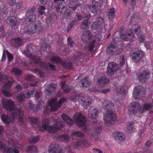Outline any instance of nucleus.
<instances>
[{"instance_id": "obj_1", "label": "nucleus", "mask_w": 153, "mask_h": 153, "mask_svg": "<svg viewBox=\"0 0 153 153\" xmlns=\"http://www.w3.org/2000/svg\"><path fill=\"white\" fill-rule=\"evenodd\" d=\"M2 103L3 107L10 112L11 117H10L8 115L5 114H1V118L2 121L8 125L16 119L18 120L21 124H22L24 122V111L20 108H15L14 102L10 100L4 98L2 100Z\"/></svg>"}, {"instance_id": "obj_2", "label": "nucleus", "mask_w": 153, "mask_h": 153, "mask_svg": "<svg viewBox=\"0 0 153 153\" xmlns=\"http://www.w3.org/2000/svg\"><path fill=\"white\" fill-rule=\"evenodd\" d=\"M102 106L104 109L108 110L105 113V116L104 117L105 124L107 126L111 124H115L117 123L116 116L115 113L111 110L114 107L113 103L110 100H106L103 102Z\"/></svg>"}, {"instance_id": "obj_3", "label": "nucleus", "mask_w": 153, "mask_h": 153, "mask_svg": "<svg viewBox=\"0 0 153 153\" xmlns=\"http://www.w3.org/2000/svg\"><path fill=\"white\" fill-rule=\"evenodd\" d=\"M153 108V105L151 103H146L141 107L138 102L136 101H133L130 104L128 107V111L130 114H135L139 111L141 113L145 111L149 110Z\"/></svg>"}, {"instance_id": "obj_4", "label": "nucleus", "mask_w": 153, "mask_h": 153, "mask_svg": "<svg viewBox=\"0 0 153 153\" xmlns=\"http://www.w3.org/2000/svg\"><path fill=\"white\" fill-rule=\"evenodd\" d=\"M130 54V57L134 62L139 63L143 60L144 53L139 49H134Z\"/></svg>"}, {"instance_id": "obj_5", "label": "nucleus", "mask_w": 153, "mask_h": 153, "mask_svg": "<svg viewBox=\"0 0 153 153\" xmlns=\"http://www.w3.org/2000/svg\"><path fill=\"white\" fill-rule=\"evenodd\" d=\"M66 100L65 99L60 98L58 102H57L56 99H51L49 101L48 103L49 105L48 107L46 110L47 111V109H48V108L49 107L51 111H56L60 107L62 103Z\"/></svg>"}, {"instance_id": "obj_6", "label": "nucleus", "mask_w": 153, "mask_h": 153, "mask_svg": "<svg viewBox=\"0 0 153 153\" xmlns=\"http://www.w3.org/2000/svg\"><path fill=\"white\" fill-rule=\"evenodd\" d=\"M150 72L145 70H139L136 74L137 79L142 83L148 81L150 77Z\"/></svg>"}, {"instance_id": "obj_7", "label": "nucleus", "mask_w": 153, "mask_h": 153, "mask_svg": "<svg viewBox=\"0 0 153 153\" xmlns=\"http://www.w3.org/2000/svg\"><path fill=\"white\" fill-rule=\"evenodd\" d=\"M119 69V66L114 62H109L107 67L106 73L108 76H111Z\"/></svg>"}, {"instance_id": "obj_8", "label": "nucleus", "mask_w": 153, "mask_h": 153, "mask_svg": "<svg viewBox=\"0 0 153 153\" xmlns=\"http://www.w3.org/2000/svg\"><path fill=\"white\" fill-rule=\"evenodd\" d=\"M75 121L76 125L78 127L85 125V120L84 116L82 114H76L75 115Z\"/></svg>"}, {"instance_id": "obj_9", "label": "nucleus", "mask_w": 153, "mask_h": 153, "mask_svg": "<svg viewBox=\"0 0 153 153\" xmlns=\"http://www.w3.org/2000/svg\"><path fill=\"white\" fill-rule=\"evenodd\" d=\"M65 0H54L53 2L57 4L55 6L56 10L57 12H59L60 13H63L68 8L67 7L63 4V2Z\"/></svg>"}, {"instance_id": "obj_10", "label": "nucleus", "mask_w": 153, "mask_h": 153, "mask_svg": "<svg viewBox=\"0 0 153 153\" xmlns=\"http://www.w3.org/2000/svg\"><path fill=\"white\" fill-rule=\"evenodd\" d=\"M52 59L58 63H60L65 68L71 69L72 66V63L71 62L65 63L63 61L62 59L59 57L54 56L52 58Z\"/></svg>"}, {"instance_id": "obj_11", "label": "nucleus", "mask_w": 153, "mask_h": 153, "mask_svg": "<svg viewBox=\"0 0 153 153\" xmlns=\"http://www.w3.org/2000/svg\"><path fill=\"white\" fill-rule=\"evenodd\" d=\"M49 152V153H63V151L59 146L54 142L50 145Z\"/></svg>"}, {"instance_id": "obj_12", "label": "nucleus", "mask_w": 153, "mask_h": 153, "mask_svg": "<svg viewBox=\"0 0 153 153\" xmlns=\"http://www.w3.org/2000/svg\"><path fill=\"white\" fill-rule=\"evenodd\" d=\"M42 127L41 128V130L44 129L48 131L50 133H53L54 128H52V126L50 125V122L48 119H44L42 121Z\"/></svg>"}, {"instance_id": "obj_13", "label": "nucleus", "mask_w": 153, "mask_h": 153, "mask_svg": "<svg viewBox=\"0 0 153 153\" xmlns=\"http://www.w3.org/2000/svg\"><path fill=\"white\" fill-rule=\"evenodd\" d=\"M43 22L42 21L36 20L34 23L33 26L32 27L33 30L35 31L34 33L39 32L42 31L44 27L43 24Z\"/></svg>"}, {"instance_id": "obj_14", "label": "nucleus", "mask_w": 153, "mask_h": 153, "mask_svg": "<svg viewBox=\"0 0 153 153\" xmlns=\"http://www.w3.org/2000/svg\"><path fill=\"white\" fill-rule=\"evenodd\" d=\"M81 36L82 40L84 42L90 44V40L92 38V34L89 31H86L83 32Z\"/></svg>"}, {"instance_id": "obj_15", "label": "nucleus", "mask_w": 153, "mask_h": 153, "mask_svg": "<svg viewBox=\"0 0 153 153\" xmlns=\"http://www.w3.org/2000/svg\"><path fill=\"white\" fill-rule=\"evenodd\" d=\"M6 22L7 23H10L13 28H16L18 25L17 20L16 17L14 16L7 18Z\"/></svg>"}, {"instance_id": "obj_16", "label": "nucleus", "mask_w": 153, "mask_h": 153, "mask_svg": "<svg viewBox=\"0 0 153 153\" xmlns=\"http://www.w3.org/2000/svg\"><path fill=\"white\" fill-rule=\"evenodd\" d=\"M102 129L101 127H98L94 129V131H93V132L91 130L89 131V133L91 134V137H92L93 140L96 141L98 137L97 134L101 132Z\"/></svg>"}, {"instance_id": "obj_17", "label": "nucleus", "mask_w": 153, "mask_h": 153, "mask_svg": "<svg viewBox=\"0 0 153 153\" xmlns=\"http://www.w3.org/2000/svg\"><path fill=\"white\" fill-rule=\"evenodd\" d=\"M98 111L95 108L90 109L88 111V116L90 118L93 120L94 123H96L97 120L96 117L98 114Z\"/></svg>"}, {"instance_id": "obj_18", "label": "nucleus", "mask_w": 153, "mask_h": 153, "mask_svg": "<svg viewBox=\"0 0 153 153\" xmlns=\"http://www.w3.org/2000/svg\"><path fill=\"white\" fill-rule=\"evenodd\" d=\"M113 136L115 139L119 143L124 140L125 139V137L124 134L121 132L117 131L113 134Z\"/></svg>"}, {"instance_id": "obj_19", "label": "nucleus", "mask_w": 153, "mask_h": 153, "mask_svg": "<svg viewBox=\"0 0 153 153\" xmlns=\"http://www.w3.org/2000/svg\"><path fill=\"white\" fill-rule=\"evenodd\" d=\"M103 18L100 16L96 21L93 22L92 25V27L96 29L100 28L101 24L103 23Z\"/></svg>"}, {"instance_id": "obj_20", "label": "nucleus", "mask_w": 153, "mask_h": 153, "mask_svg": "<svg viewBox=\"0 0 153 153\" xmlns=\"http://www.w3.org/2000/svg\"><path fill=\"white\" fill-rule=\"evenodd\" d=\"M23 53L25 55L27 56L30 57L31 59L34 61V62L38 63L39 60H37V57L38 56H33L32 54L31 51H29L27 48L23 51Z\"/></svg>"}, {"instance_id": "obj_21", "label": "nucleus", "mask_w": 153, "mask_h": 153, "mask_svg": "<svg viewBox=\"0 0 153 153\" xmlns=\"http://www.w3.org/2000/svg\"><path fill=\"white\" fill-rule=\"evenodd\" d=\"M109 80L105 77H101L97 80V84L100 87H102L109 82Z\"/></svg>"}, {"instance_id": "obj_22", "label": "nucleus", "mask_w": 153, "mask_h": 153, "mask_svg": "<svg viewBox=\"0 0 153 153\" xmlns=\"http://www.w3.org/2000/svg\"><path fill=\"white\" fill-rule=\"evenodd\" d=\"M34 93V96H35L37 100L39 99V93L35 90H33L31 91H28L25 95L26 98H28L32 96L33 94Z\"/></svg>"}, {"instance_id": "obj_23", "label": "nucleus", "mask_w": 153, "mask_h": 153, "mask_svg": "<svg viewBox=\"0 0 153 153\" xmlns=\"http://www.w3.org/2000/svg\"><path fill=\"white\" fill-rule=\"evenodd\" d=\"M80 86L82 88L88 87L90 84V80L88 77L84 78L80 81Z\"/></svg>"}, {"instance_id": "obj_24", "label": "nucleus", "mask_w": 153, "mask_h": 153, "mask_svg": "<svg viewBox=\"0 0 153 153\" xmlns=\"http://www.w3.org/2000/svg\"><path fill=\"white\" fill-rule=\"evenodd\" d=\"M97 2L94 0H92V5H87V7L90 9L91 12L93 13H96L97 11Z\"/></svg>"}, {"instance_id": "obj_25", "label": "nucleus", "mask_w": 153, "mask_h": 153, "mask_svg": "<svg viewBox=\"0 0 153 153\" xmlns=\"http://www.w3.org/2000/svg\"><path fill=\"white\" fill-rule=\"evenodd\" d=\"M65 122L62 121H58L52 126V128H54L53 133H55L56 130L60 129L64 126Z\"/></svg>"}, {"instance_id": "obj_26", "label": "nucleus", "mask_w": 153, "mask_h": 153, "mask_svg": "<svg viewBox=\"0 0 153 153\" xmlns=\"http://www.w3.org/2000/svg\"><path fill=\"white\" fill-rule=\"evenodd\" d=\"M61 117L65 121V123H67L70 125H71L73 124V121L67 115L65 114H62Z\"/></svg>"}, {"instance_id": "obj_27", "label": "nucleus", "mask_w": 153, "mask_h": 153, "mask_svg": "<svg viewBox=\"0 0 153 153\" xmlns=\"http://www.w3.org/2000/svg\"><path fill=\"white\" fill-rule=\"evenodd\" d=\"M130 31L128 33H133L134 31L136 34L138 35L140 32V28L138 25H134L131 28Z\"/></svg>"}, {"instance_id": "obj_28", "label": "nucleus", "mask_w": 153, "mask_h": 153, "mask_svg": "<svg viewBox=\"0 0 153 153\" xmlns=\"http://www.w3.org/2000/svg\"><path fill=\"white\" fill-rule=\"evenodd\" d=\"M39 61L38 63L35 62L37 64H39L40 67L42 69L44 70H47L48 69L49 63H46L44 62H42L40 61L39 60V57H37V60Z\"/></svg>"}, {"instance_id": "obj_29", "label": "nucleus", "mask_w": 153, "mask_h": 153, "mask_svg": "<svg viewBox=\"0 0 153 153\" xmlns=\"http://www.w3.org/2000/svg\"><path fill=\"white\" fill-rule=\"evenodd\" d=\"M36 18V16L35 14L30 15L28 17L26 21V23L30 25L34 21Z\"/></svg>"}, {"instance_id": "obj_30", "label": "nucleus", "mask_w": 153, "mask_h": 153, "mask_svg": "<svg viewBox=\"0 0 153 153\" xmlns=\"http://www.w3.org/2000/svg\"><path fill=\"white\" fill-rule=\"evenodd\" d=\"M134 33H128L125 36H121V38L124 41H129L131 39V38L134 37Z\"/></svg>"}, {"instance_id": "obj_31", "label": "nucleus", "mask_w": 153, "mask_h": 153, "mask_svg": "<svg viewBox=\"0 0 153 153\" xmlns=\"http://www.w3.org/2000/svg\"><path fill=\"white\" fill-rule=\"evenodd\" d=\"M83 54L81 53H78L76 55H74L73 59L76 61L81 62L82 61Z\"/></svg>"}, {"instance_id": "obj_32", "label": "nucleus", "mask_w": 153, "mask_h": 153, "mask_svg": "<svg viewBox=\"0 0 153 153\" xmlns=\"http://www.w3.org/2000/svg\"><path fill=\"white\" fill-rule=\"evenodd\" d=\"M3 152L4 153H19V151L11 148H6L4 149Z\"/></svg>"}, {"instance_id": "obj_33", "label": "nucleus", "mask_w": 153, "mask_h": 153, "mask_svg": "<svg viewBox=\"0 0 153 153\" xmlns=\"http://www.w3.org/2000/svg\"><path fill=\"white\" fill-rule=\"evenodd\" d=\"M100 39L99 37L93 40L92 42L89 44L87 48L90 51H92L94 48V43L97 41L100 42Z\"/></svg>"}, {"instance_id": "obj_34", "label": "nucleus", "mask_w": 153, "mask_h": 153, "mask_svg": "<svg viewBox=\"0 0 153 153\" xmlns=\"http://www.w3.org/2000/svg\"><path fill=\"white\" fill-rule=\"evenodd\" d=\"M13 42L16 47L21 45L23 43L22 40L19 37H17L13 39Z\"/></svg>"}, {"instance_id": "obj_35", "label": "nucleus", "mask_w": 153, "mask_h": 153, "mask_svg": "<svg viewBox=\"0 0 153 153\" xmlns=\"http://www.w3.org/2000/svg\"><path fill=\"white\" fill-rule=\"evenodd\" d=\"M115 48L114 45L113 44H111L110 46H108L106 49V53L108 54H111L114 51V50Z\"/></svg>"}, {"instance_id": "obj_36", "label": "nucleus", "mask_w": 153, "mask_h": 153, "mask_svg": "<svg viewBox=\"0 0 153 153\" xmlns=\"http://www.w3.org/2000/svg\"><path fill=\"white\" fill-rule=\"evenodd\" d=\"M41 48L44 51L47 52L50 51V45L45 42H43L41 44Z\"/></svg>"}, {"instance_id": "obj_37", "label": "nucleus", "mask_w": 153, "mask_h": 153, "mask_svg": "<svg viewBox=\"0 0 153 153\" xmlns=\"http://www.w3.org/2000/svg\"><path fill=\"white\" fill-rule=\"evenodd\" d=\"M88 20L87 19L82 21L80 25V28L82 29H86L88 27Z\"/></svg>"}, {"instance_id": "obj_38", "label": "nucleus", "mask_w": 153, "mask_h": 153, "mask_svg": "<svg viewBox=\"0 0 153 153\" xmlns=\"http://www.w3.org/2000/svg\"><path fill=\"white\" fill-rule=\"evenodd\" d=\"M24 79L25 80L29 81L34 82L35 81V77L33 75L30 74H27L26 75L24 78Z\"/></svg>"}, {"instance_id": "obj_39", "label": "nucleus", "mask_w": 153, "mask_h": 153, "mask_svg": "<svg viewBox=\"0 0 153 153\" xmlns=\"http://www.w3.org/2000/svg\"><path fill=\"white\" fill-rule=\"evenodd\" d=\"M0 10L1 14L6 15L8 13V8L5 4H3V7L1 8Z\"/></svg>"}, {"instance_id": "obj_40", "label": "nucleus", "mask_w": 153, "mask_h": 153, "mask_svg": "<svg viewBox=\"0 0 153 153\" xmlns=\"http://www.w3.org/2000/svg\"><path fill=\"white\" fill-rule=\"evenodd\" d=\"M76 20V19H74L68 25L66 31L67 32H69L73 26L74 25Z\"/></svg>"}, {"instance_id": "obj_41", "label": "nucleus", "mask_w": 153, "mask_h": 153, "mask_svg": "<svg viewBox=\"0 0 153 153\" xmlns=\"http://www.w3.org/2000/svg\"><path fill=\"white\" fill-rule=\"evenodd\" d=\"M59 139L65 142H67L69 140V137L67 134H63L59 136Z\"/></svg>"}, {"instance_id": "obj_42", "label": "nucleus", "mask_w": 153, "mask_h": 153, "mask_svg": "<svg viewBox=\"0 0 153 153\" xmlns=\"http://www.w3.org/2000/svg\"><path fill=\"white\" fill-rule=\"evenodd\" d=\"M40 137L39 136H32L29 139L30 142V143H34L39 141Z\"/></svg>"}, {"instance_id": "obj_43", "label": "nucleus", "mask_w": 153, "mask_h": 153, "mask_svg": "<svg viewBox=\"0 0 153 153\" xmlns=\"http://www.w3.org/2000/svg\"><path fill=\"white\" fill-rule=\"evenodd\" d=\"M65 82H62L61 86V88L63 90V91L64 93H67L71 91V89L70 88H68L65 86Z\"/></svg>"}, {"instance_id": "obj_44", "label": "nucleus", "mask_w": 153, "mask_h": 153, "mask_svg": "<svg viewBox=\"0 0 153 153\" xmlns=\"http://www.w3.org/2000/svg\"><path fill=\"white\" fill-rule=\"evenodd\" d=\"M87 143L85 140H81L76 144V147H83L86 145Z\"/></svg>"}, {"instance_id": "obj_45", "label": "nucleus", "mask_w": 153, "mask_h": 153, "mask_svg": "<svg viewBox=\"0 0 153 153\" xmlns=\"http://www.w3.org/2000/svg\"><path fill=\"white\" fill-rule=\"evenodd\" d=\"M71 10L69 9H67L63 13L64 14L65 16L66 19L70 18L71 16Z\"/></svg>"}, {"instance_id": "obj_46", "label": "nucleus", "mask_w": 153, "mask_h": 153, "mask_svg": "<svg viewBox=\"0 0 153 153\" xmlns=\"http://www.w3.org/2000/svg\"><path fill=\"white\" fill-rule=\"evenodd\" d=\"M141 90L139 87H137L134 88L133 94L134 96H139L140 94Z\"/></svg>"}, {"instance_id": "obj_47", "label": "nucleus", "mask_w": 153, "mask_h": 153, "mask_svg": "<svg viewBox=\"0 0 153 153\" xmlns=\"http://www.w3.org/2000/svg\"><path fill=\"white\" fill-rule=\"evenodd\" d=\"M35 31H33V28H32L31 29L28 28H26L24 29L23 32L24 33H26L28 35H31L34 33Z\"/></svg>"}, {"instance_id": "obj_48", "label": "nucleus", "mask_w": 153, "mask_h": 153, "mask_svg": "<svg viewBox=\"0 0 153 153\" xmlns=\"http://www.w3.org/2000/svg\"><path fill=\"white\" fill-rule=\"evenodd\" d=\"M25 98H26V96L25 94L23 93H22L19 95L17 97L18 100L20 102H21L24 100Z\"/></svg>"}, {"instance_id": "obj_49", "label": "nucleus", "mask_w": 153, "mask_h": 153, "mask_svg": "<svg viewBox=\"0 0 153 153\" xmlns=\"http://www.w3.org/2000/svg\"><path fill=\"white\" fill-rule=\"evenodd\" d=\"M33 71L35 74H37L40 77L44 75V73L42 70L38 69H34L33 70Z\"/></svg>"}, {"instance_id": "obj_50", "label": "nucleus", "mask_w": 153, "mask_h": 153, "mask_svg": "<svg viewBox=\"0 0 153 153\" xmlns=\"http://www.w3.org/2000/svg\"><path fill=\"white\" fill-rule=\"evenodd\" d=\"M56 15L53 13H50L48 17V19L50 21H54V20H56Z\"/></svg>"}, {"instance_id": "obj_51", "label": "nucleus", "mask_w": 153, "mask_h": 153, "mask_svg": "<svg viewBox=\"0 0 153 153\" xmlns=\"http://www.w3.org/2000/svg\"><path fill=\"white\" fill-rule=\"evenodd\" d=\"M28 150L33 152V153H35L37 151L36 146H32L28 147Z\"/></svg>"}, {"instance_id": "obj_52", "label": "nucleus", "mask_w": 153, "mask_h": 153, "mask_svg": "<svg viewBox=\"0 0 153 153\" xmlns=\"http://www.w3.org/2000/svg\"><path fill=\"white\" fill-rule=\"evenodd\" d=\"M117 91L121 94H126V90L124 87H120L117 89Z\"/></svg>"}, {"instance_id": "obj_53", "label": "nucleus", "mask_w": 153, "mask_h": 153, "mask_svg": "<svg viewBox=\"0 0 153 153\" xmlns=\"http://www.w3.org/2000/svg\"><path fill=\"white\" fill-rule=\"evenodd\" d=\"M28 119L29 122L31 123H36L38 121V118H37L29 117Z\"/></svg>"}, {"instance_id": "obj_54", "label": "nucleus", "mask_w": 153, "mask_h": 153, "mask_svg": "<svg viewBox=\"0 0 153 153\" xmlns=\"http://www.w3.org/2000/svg\"><path fill=\"white\" fill-rule=\"evenodd\" d=\"M49 88V86L48 85L45 89V92L47 95H50L51 94V92L52 91Z\"/></svg>"}, {"instance_id": "obj_55", "label": "nucleus", "mask_w": 153, "mask_h": 153, "mask_svg": "<svg viewBox=\"0 0 153 153\" xmlns=\"http://www.w3.org/2000/svg\"><path fill=\"white\" fill-rule=\"evenodd\" d=\"M6 35V32L3 27L0 28V36L3 37Z\"/></svg>"}, {"instance_id": "obj_56", "label": "nucleus", "mask_w": 153, "mask_h": 153, "mask_svg": "<svg viewBox=\"0 0 153 153\" xmlns=\"http://www.w3.org/2000/svg\"><path fill=\"white\" fill-rule=\"evenodd\" d=\"M13 71L16 75L17 76L20 75L22 73V71L17 68H14Z\"/></svg>"}, {"instance_id": "obj_57", "label": "nucleus", "mask_w": 153, "mask_h": 153, "mask_svg": "<svg viewBox=\"0 0 153 153\" xmlns=\"http://www.w3.org/2000/svg\"><path fill=\"white\" fill-rule=\"evenodd\" d=\"M73 136H76L78 137H82L83 134L80 131H74L72 133Z\"/></svg>"}, {"instance_id": "obj_58", "label": "nucleus", "mask_w": 153, "mask_h": 153, "mask_svg": "<svg viewBox=\"0 0 153 153\" xmlns=\"http://www.w3.org/2000/svg\"><path fill=\"white\" fill-rule=\"evenodd\" d=\"M8 78V77L6 75L0 74V82L4 80H6Z\"/></svg>"}, {"instance_id": "obj_59", "label": "nucleus", "mask_w": 153, "mask_h": 153, "mask_svg": "<svg viewBox=\"0 0 153 153\" xmlns=\"http://www.w3.org/2000/svg\"><path fill=\"white\" fill-rule=\"evenodd\" d=\"M134 122L131 121L129 123V125L127 127V129L128 130H131L134 128Z\"/></svg>"}, {"instance_id": "obj_60", "label": "nucleus", "mask_w": 153, "mask_h": 153, "mask_svg": "<svg viewBox=\"0 0 153 153\" xmlns=\"http://www.w3.org/2000/svg\"><path fill=\"white\" fill-rule=\"evenodd\" d=\"M7 1L11 6H14L16 3V0H7Z\"/></svg>"}, {"instance_id": "obj_61", "label": "nucleus", "mask_w": 153, "mask_h": 153, "mask_svg": "<svg viewBox=\"0 0 153 153\" xmlns=\"http://www.w3.org/2000/svg\"><path fill=\"white\" fill-rule=\"evenodd\" d=\"M68 44V45L72 47L74 44V42L72 41V39L70 37H68L67 39Z\"/></svg>"}, {"instance_id": "obj_62", "label": "nucleus", "mask_w": 153, "mask_h": 153, "mask_svg": "<svg viewBox=\"0 0 153 153\" xmlns=\"http://www.w3.org/2000/svg\"><path fill=\"white\" fill-rule=\"evenodd\" d=\"M73 149H72V148L68 146L66 148L65 151L68 153H74Z\"/></svg>"}, {"instance_id": "obj_63", "label": "nucleus", "mask_w": 153, "mask_h": 153, "mask_svg": "<svg viewBox=\"0 0 153 153\" xmlns=\"http://www.w3.org/2000/svg\"><path fill=\"white\" fill-rule=\"evenodd\" d=\"M145 36L143 35H140L138 37L140 43L143 42L145 40Z\"/></svg>"}, {"instance_id": "obj_64", "label": "nucleus", "mask_w": 153, "mask_h": 153, "mask_svg": "<svg viewBox=\"0 0 153 153\" xmlns=\"http://www.w3.org/2000/svg\"><path fill=\"white\" fill-rule=\"evenodd\" d=\"M23 4L21 2H19L16 3V8L17 9H21L22 7Z\"/></svg>"}]
</instances>
